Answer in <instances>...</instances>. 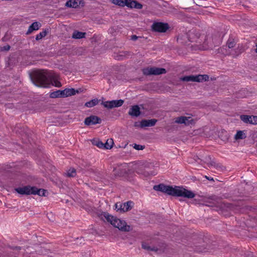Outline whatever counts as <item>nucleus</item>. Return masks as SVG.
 <instances>
[{"mask_svg":"<svg viewBox=\"0 0 257 257\" xmlns=\"http://www.w3.org/2000/svg\"><path fill=\"white\" fill-rule=\"evenodd\" d=\"M255 52L257 53V45H256V50H255Z\"/></svg>","mask_w":257,"mask_h":257,"instance_id":"35","label":"nucleus"},{"mask_svg":"<svg viewBox=\"0 0 257 257\" xmlns=\"http://www.w3.org/2000/svg\"><path fill=\"white\" fill-rule=\"evenodd\" d=\"M152 29L156 32H165L168 29V25L166 23L161 22L155 23L152 26Z\"/></svg>","mask_w":257,"mask_h":257,"instance_id":"8","label":"nucleus"},{"mask_svg":"<svg viewBox=\"0 0 257 257\" xmlns=\"http://www.w3.org/2000/svg\"><path fill=\"white\" fill-rule=\"evenodd\" d=\"M47 34V32L45 30L44 31H42L39 33L38 35L36 36V40H40L43 37H45Z\"/></svg>","mask_w":257,"mask_h":257,"instance_id":"25","label":"nucleus"},{"mask_svg":"<svg viewBox=\"0 0 257 257\" xmlns=\"http://www.w3.org/2000/svg\"><path fill=\"white\" fill-rule=\"evenodd\" d=\"M101 122V119L97 116L91 115L85 118L84 123L87 125H94Z\"/></svg>","mask_w":257,"mask_h":257,"instance_id":"11","label":"nucleus"},{"mask_svg":"<svg viewBox=\"0 0 257 257\" xmlns=\"http://www.w3.org/2000/svg\"><path fill=\"white\" fill-rule=\"evenodd\" d=\"M129 114L133 116H138L140 114V107L138 105H134L130 109Z\"/></svg>","mask_w":257,"mask_h":257,"instance_id":"16","label":"nucleus"},{"mask_svg":"<svg viewBox=\"0 0 257 257\" xmlns=\"http://www.w3.org/2000/svg\"><path fill=\"white\" fill-rule=\"evenodd\" d=\"M227 45L229 48H232L234 46V42L231 40H228L227 42Z\"/></svg>","mask_w":257,"mask_h":257,"instance_id":"30","label":"nucleus"},{"mask_svg":"<svg viewBox=\"0 0 257 257\" xmlns=\"http://www.w3.org/2000/svg\"><path fill=\"white\" fill-rule=\"evenodd\" d=\"M66 176L69 177H73L76 174V170L74 168H70L66 173Z\"/></svg>","mask_w":257,"mask_h":257,"instance_id":"24","label":"nucleus"},{"mask_svg":"<svg viewBox=\"0 0 257 257\" xmlns=\"http://www.w3.org/2000/svg\"><path fill=\"white\" fill-rule=\"evenodd\" d=\"M240 118L243 122L250 123V116L242 115L240 116Z\"/></svg>","mask_w":257,"mask_h":257,"instance_id":"26","label":"nucleus"},{"mask_svg":"<svg viewBox=\"0 0 257 257\" xmlns=\"http://www.w3.org/2000/svg\"><path fill=\"white\" fill-rule=\"evenodd\" d=\"M133 203L132 201L121 203L118 202L115 204V209L117 211L125 212L132 208Z\"/></svg>","mask_w":257,"mask_h":257,"instance_id":"7","label":"nucleus"},{"mask_svg":"<svg viewBox=\"0 0 257 257\" xmlns=\"http://www.w3.org/2000/svg\"><path fill=\"white\" fill-rule=\"evenodd\" d=\"M143 72L145 75H149L165 74L166 71L164 68L153 67L145 68L143 69Z\"/></svg>","mask_w":257,"mask_h":257,"instance_id":"6","label":"nucleus"},{"mask_svg":"<svg viewBox=\"0 0 257 257\" xmlns=\"http://www.w3.org/2000/svg\"><path fill=\"white\" fill-rule=\"evenodd\" d=\"M111 2L115 5L124 7L126 6L130 8L141 9L143 6L140 3L134 0H110Z\"/></svg>","mask_w":257,"mask_h":257,"instance_id":"4","label":"nucleus"},{"mask_svg":"<svg viewBox=\"0 0 257 257\" xmlns=\"http://www.w3.org/2000/svg\"><path fill=\"white\" fill-rule=\"evenodd\" d=\"M32 81L36 86L39 87L46 88L49 87L50 85L52 84L53 86L60 87L62 85L57 75H49L46 72L44 71L36 72Z\"/></svg>","mask_w":257,"mask_h":257,"instance_id":"1","label":"nucleus"},{"mask_svg":"<svg viewBox=\"0 0 257 257\" xmlns=\"http://www.w3.org/2000/svg\"><path fill=\"white\" fill-rule=\"evenodd\" d=\"M83 3L80 0H69L66 3V6L68 7L76 8L78 7L83 5Z\"/></svg>","mask_w":257,"mask_h":257,"instance_id":"14","label":"nucleus"},{"mask_svg":"<svg viewBox=\"0 0 257 257\" xmlns=\"http://www.w3.org/2000/svg\"><path fill=\"white\" fill-rule=\"evenodd\" d=\"M153 189L156 191H161L173 196L183 197L191 199L194 198L195 196L192 191L180 186H173L160 184L158 185H155L153 187Z\"/></svg>","mask_w":257,"mask_h":257,"instance_id":"2","label":"nucleus"},{"mask_svg":"<svg viewBox=\"0 0 257 257\" xmlns=\"http://www.w3.org/2000/svg\"><path fill=\"white\" fill-rule=\"evenodd\" d=\"M50 96L51 98L64 97L63 90H57L50 93Z\"/></svg>","mask_w":257,"mask_h":257,"instance_id":"19","label":"nucleus"},{"mask_svg":"<svg viewBox=\"0 0 257 257\" xmlns=\"http://www.w3.org/2000/svg\"><path fill=\"white\" fill-rule=\"evenodd\" d=\"M134 148L137 150H143L145 148V146L135 144Z\"/></svg>","mask_w":257,"mask_h":257,"instance_id":"28","label":"nucleus"},{"mask_svg":"<svg viewBox=\"0 0 257 257\" xmlns=\"http://www.w3.org/2000/svg\"><path fill=\"white\" fill-rule=\"evenodd\" d=\"M142 247L143 248H144L145 249H147V250H154V248H151L148 244L144 243L142 244Z\"/></svg>","mask_w":257,"mask_h":257,"instance_id":"29","label":"nucleus"},{"mask_svg":"<svg viewBox=\"0 0 257 257\" xmlns=\"http://www.w3.org/2000/svg\"><path fill=\"white\" fill-rule=\"evenodd\" d=\"M250 123L253 124H257L256 116H250Z\"/></svg>","mask_w":257,"mask_h":257,"instance_id":"27","label":"nucleus"},{"mask_svg":"<svg viewBox=\"0 0 257 257\" xmlns=\"http://www.w3.org/2000/svg\"><path fill=\"white\" fill-rule=\"evenodd\" d=\"M137 38H138V37H137V36H136V35H133V36H132V40H137Z\"/></svg>","mask_w":257,"mask_h":257,"instance_id":"34","label":"nucleus"},{"mask_svg":"<svg viewBox=\"0 0 257 257\" xmlns=\"http://www.w3.org/2000/svg\"><path fill=\"white\" fill-rule=\"evenodd\" d=\"M193 119L190 117L180 116L175 119V122L177 123H184L189 125L192 123Z\"/></svg>","mask_w":257,"mask_h":257,"instance_id":"13","label":"nucleus"},{"mask_svg":"<svg viewBox=\"0 0 257 257\" xmlns=\"http://www.w3.org/2000/svg\"><path fill=\"white\" fill-rule=\"evenodd\" d=\"M96 146L100 148H104V144L100 141L97 143Z\"/></svg>","mask_w":257,"mask_h":257,"instance_id":"31","label":"nucleus"},{"mask_svg":"<svg viewBox=\"0 0 257 257\" xmlns=\"http://www.w3.org/2000/svg\"><path fill=\"white\" fill-rule=\"evenodd\" d=\"M104 216L107 221L109 222L114 227L117 228L119 230L124 231H128L131 230V226L127 225L125 221L107 213H105Z\"/></svg>","mask_w":257,"mask_h":257,"instance_id":"3","label":"nucleus"},{"mask_svg":"<svg viewBox=\"0 0 257 257\" xmlns=\"http://www.w3.org/2000/svg\"><path fill=\"white\" fill-rule=\"evenodd\" d=\"M98 103V100L97 99H92L90 101L86 102L85 103V106L87 107H92L96 105H97Z\"/></svg>","mask_w":257,"mask_h":257,"instance_id":"21","label":"nucleus"},{"mask_svg":"<svg viewBox=\"0 0 257 257\" xmlns=\"http://www.w3.org/2000/svg\"><path fill=\"white\" fill-rule=\"evenodd\" d=\"M85 34V33L74 31L72 35V38L74 39H81L84 38Z\"/></svg>","mask_w":257,"mask_h":257,"instance_id":"20","label":"nucleus"},{"mask_svg":"<svg viewBox=\"0 0 257 257\" xmlns=\"http://www.w3.org/2000/svg\"><path fill=\"white\" fill-rule=\"evenodd\" d=\"M40 27V24L38 22H34L29 27L28 33H31L33 31L38 30Z\"/></svg>","mask_w":257,"mask_h":257,"instance_id":"18","label":"nucleus"},{"mask_svg":"<svg viewBox=\"0 0 257 257\" xmlns=\"http://www.w3.org/2000/svg\"><path fill=\"white\" fill-rule=\"evenodd\" d=\"M35 190V187L31 186H24L23 187H19L15 189L16 191L20 194H33L34 191Z\"/></svg>","mask_w":257,"mask_h":257,"instance_id":"10","label":"nucleus"},{"mask_svg":"<svg viewBox=\"0 0 257 257\" xmlns=\"http://www.w3.org/2000/svg\"><path fill=\"white\" fill-rule=\"evenodd\" d=\"M206 41H205V42H204V45H203L202 46V47L200 48L199 49H202V50L207 49L208 48V47L207 46V45H206Z\"/></svg>","mask_w":257,"mask_h":257,"instance_id":"33","label":"nucleus"},{"mask_svg":"<svg viewBox=\"0 0 257 257\" xmlns=\"http://www.w3.org/2000/svg\"><path fill=\"white\" fill-rule=\"evenodd\" d=\"M157 122V120L155 119H152L149 120H142L139 125L135 124L136 126H139L143 128L146 126H154Z\"/></svg>","mask_w":257,"mask_h":257,"instance_id":"12","label":"nucleus"},{"mask_svg":"<svg viewBox=\"0 0 257 257\" xmlns=\"http://www.w3.org/2000/svg\"><path fill=\"white\" fill-rule=\"evenodd\" d=\"M79 91L74 88H66L63 90V97H68L74 95L76 93H78Z\"/></svg>","mask_w":257,"mask_h":257,"instance_id":"15","label":"nucleus"},{"mask_svg":"<svg viewBox=\"0 0 257 257\" xmlns=\"http://www.w3.org/2000/svg\"><path fill=\"white\" fill-rule=\"evenodd\" d=\"M113 145V141L112 139H107L105 144H104V148L106 149H111Z\"/></svg>","mask_w":257,"mask_h":257,"instance_id":"23","label":"nucleus"},{"mask_svg":"<svg viewBox=\"0 0 257 257\" xmlns=\"http://www.w3.org/2000/svg\"><path fill=\"white\" fill-rule=\"evenodd\" d=\"M245 134L244 133L243 131H237L234 137L235 140L243 139H245Z\"/></svg>","mask_w":257,"mask_h":257,"instance_id":"22","label":"nucleus"},{"mask_svg":"<svg viewBox=\"0 0 257 257\" xmlns=\"http://www.w3.org/2000/svg\"><path fill=\"white\" fill-rule=\"evenodd\" d=\"M209 77L207 75H189L180 78L183 81L202 82L208 80Z\"/></svg>","mask_w":257,"mask_h":257,"instance_id":"5","label":"nucleus"},{"mask_svg":"<svg viewBox=\"0 0 257 257\" xmlns=\"http://www.w3.org/2000/svg\"><path fill=\"white\" fill-rule=\"evenodd\" d=\"M35 190L34 191L33 194H37L40 196H45L47 194V191L46 190L42 189H38L35 187Z\"/></svg>","mask_w":257,"mask_h":257,"instance_id":"17","label":"nucleus"},{"mask_svg":"<svg viewBox=\"0 0 257 257\" xmlns=\"http://www.w3.org/2000/svg\"><path fill=\"white\" fill-rule=\"evenodd\" d=\"M123 101L121 99H119L105 101L102 103V104L105 107L110 109L113 107L120 106L123 104Z\"/></svg>","mask_w":257,"mask_h":257,"instance_id":"9","label":"nucleus"},{"mask_svg":"<svg viewBox=\"0 0 257 257\" xmlns=\"http://www.w3.org/2000/svg\"><path fill=\"white\" fill-rule=\"evenodd\" d=\"M10 49V46L9 45H6L1 48V50L2 51H8Z\"/></svg>","mask_w":257,"mask_h":257,"instance_id":"32","label":"nucleus"}]
</instances>
